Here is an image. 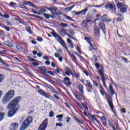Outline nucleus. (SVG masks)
<instances>
[{"label": "nucleus", "mask_w": 130, "mask_h": 130, "mask_svg": "<svg viewBox=\"0 0 130 130\" xmlns=\"http://www.w3.org/2000/svg\"><path fill=\"white\" fill-rule=\"evenodd\" d=\"M21 96H18L8 104L7 108H8V109H11L9 111L8 114L9 117H12V116L16 114V112H17V110H18L17 106H18V103H19L20 101H21Z\"/></svg>", "instance_id": "1"}, {"label": "nucleus", "mask_w": 130, "mask_h": 130, "mask_svg": "<svg viewBox=\"0 0 130 130\" xmlns=\"http://www.w3.org/2000/svg\"><path fill=\"white\" fill-rule=\"evenodd\" d=\"M14 95L15 91L13 90L9 91L7 93H6L2 100L3 104H7L8 102H9L11 99L14 98Z\"/></svg>", "instance_id": "2"}, {"label": "nucleus", "mask_w": 130, "mask_h": 130, "mask_svg": "<svg viewBox=\"0 0 130 130\" xmlns=\"http://www.w3.org/2000/svg\"><path fill=\"white\" fill-rule=\"evenodd\" d=\"M33 119L32 117H28L26 120L22 123V126H21L20 130H25L27 128L28 126L31 124Z\"/></svg>", "instance_id": "3"}, {"label": "nucleus", "mask_w": 130, "mask_h": 130, "mask_svg": "<svg viewBox=\"0 0 130 130\" xmlns=\"http://www.w3.org/2000/svg\"><path fill=\"white\" fill-rule=\"evenodd\" d=\"M48 119H45L40 125L38 128V130H45L47 127Z\"/></svg>", "instance_id": "4"}, {"label": "nucleus", "mask_w": 130, "mask_h": 130, "mask_svg": "<svg viewBox=\"0 0 130 130\" xmlns=\"http://www.w3.org/2000/svg\"><path fill=\"white\" fill-rule=\"evenodd\" d=\"M85 40L87 41L89 44H90V46L89 47V50H93L94 47L93 46V45H92V44L91 43L92 42V40L87 37H85Z\"/></svg>", "instance_id": "5"}, {"label": "nucleus", "mask_w": 130, "mask_h": 130, "mask_svg": "<svg viewBox=\"0 0 130 130\" xmlns=\"http://www.w3.org/2000/svg\"><path fill=\"white\" fill-rule=\"evenodd\" d=\"M64 69L67 71L65 72L66 75H67V76H71V74L72 76H74V73L72 72V70L71 69L68 67H65Z\"/></svg>", "instance_id": "6"}, {"label": "nucleus", "mask_w": 130, "mask_h": 130, "mask_svg": "<svg viewBox=\"0 0 130 130\" xmlns=\"http://www.w3.org/2000/svg\"><path fill=\"white\" fill-rule=\"evenodd\" d=\"M108 104L109 105L111 109L113 111V103H112V98L111 96H109V98L107 99Z\"/></svg>", "instance_id": "7"}, {"label": "nucleus", "mask_w": 130, "mask_h": 130, "mask_svg": "<svg viewBox=\"0 0 130 130\" xmlns=\"http://www.w3.org/2000/svg\"><path fill=\"white\" fill-rule=\"evenodd\" d=\"M105 9H111L112 10H115V5L113 4L108 3L105 7Z\"/></svg>", "instance_id": "8"}, {"label": "nucleus", "mask_w": 130, "mask_h": 130, "mask_svg": "<svg viewBox=\"0 0 130 130\" xmlns=\"http://www.w3.org/2000/svg\"><path fill=\"white\" fill-rule=\"evenodd\" d=\"M49 11H50V12H52L53 15H55L56 14V11H57V9H56V7H52L48 9Z\"/></svg>", "instance_id": "9"}, {"label": "nucleus", "mask_w": 130, "mask_h": 130, "mask_svg": "<svg viewBox=\"0 0 130 130\" xmlns=\"http://www.w3.org/2000/svg\"><path fill=\"white\" fill-rule=\"evenodd\" d=\"M19 124L17 123H13L11 124V130H16L18 128Z\"/></svg>", "instance_id": "10"}, {"label": "nucleus", "mask_w": 130, "mask_h": 130, "mask_svg": "<svg viewBox=\"0 0 130 130\" xmlns=\"http://www.w3.org/2000/svg\"><path fill=\"white\" fill-rule=\"evenodd\" d=\"M94 34H95V35H96V36H99L100 35V31L98 27L94 26Z\"/></svg>", "instance_id": "11"}, {"label": "nucleus", "mask_w": 130, "mask_h": 130, "mask_svg": "<svg viewBox=\"0 0 130 130\" xmlns=\"http://www.w3.org/2000/svg\"><path fill=\"white\" fill-rule=\"evenodd\" d=\"M23 4L25 5V6H29V7H32V8H35V5L30 2L25 1Z\"/></svg>", "instance_id": "12"}, {"label": "nucleus", "mask_w": 130, "mask_h": 130, "mask_svg": "<svg viewBox=\"0 0 130 130\" xmlns=\"http://www.w3.org/2000/svg\"><path fill=\"white\" fill-rule=\"evenodd\" d=\"M101 120L102 121L104 125L106 126V125H107V120H106V117L103 116L101 117Z\"/></svg>", "instance_id": "13"}, {"label": "nucleus", "mask_w": 130, "mask_h": 130, "mask_svg": "<svg viewBox=\"0 0 130 130\" xmlns=\"http://www.w3.org/2000/svg\"><path fill=\"white\" fill-rule=\"evenodd\" d=\"M70 79L69 77H65L64 78V82L67 86H70L71 85Z\"/></svg>", "instance_id": "14"}, {"label": "nucleus", "mask_w": 130, "mask_h": 130, "mask_svg": "<svg viewBox=\"0 0 130 130\" xmlns=\"http://www.w3.org/2000/svg\"><path fill=\"white\" fill-rule=\"evenodd\" d=\"M95 68L98 70H99V71H104V69L103 68V66L102 65H100L99 63H96L95 64Z\"/></svg>", "instance_id": "15"}, {"label": "nucleus", "mask_w": 130, "mask_h": 130, "mask_svg": "<svg viewBox=\"0 0 130 130\" xmlns=\"http://www.w3.org/2000/svg\"><path fill=\"white\" fill-rule=\"evenodd\" d=\"M101 19L102 21H104V22H110V21H111V20L107 18V16L106 15H104L102 16Z\"/></svg>", "instance_id": "16"}, {"label": "nucleus", "mask_w": 130, "mask_h": 130, "mask_svg": "<svg viewBox=\"0 0 130 130\" xmlns=\"http://www.w3.org/2000/svg\"><path fill=\"white\" fill-rule=\"evenodd\" d=\"M38 69H39L41 73H43V74H45V75H46V73L47 71H46V70L44 69V67H38Z\"/></svg>", "instance_id": "17"}, {"label": "nucleus", "mask_w": 130, "mask_h": 130, "mask_svg": "<svg viewBox=\"0 0 130 130\" xmlns=\"http://www.w3.org/2000/svg\"><path fill=\"white\" fill-rule=\"evenodd\" d=\"M99 74L102 76L101 79L102 81H105V77H104V70L102 71V69H101V70H99Z\"/></svg>", "instance_id": "18"}, {"label": "nucleus", "mask_w": 130, "mask_h": 130, "mask_svg": "<svg viewBox=\"0 0 130 130\" xmlns=\"http://www.w3.org/2000/svg\"><path fill=\"white\" fill-rule=\"evenodd\" d=\"M88 22H90V20L88 19H85L83 20V22L81 23V26H82L83 28H86V27H87V26L86 25V23Z\"/></svg>", "instance_id": "19"}, {"label": "nucleus", "mask_w": 130, "mask_h": 130, "mask_svg": "<svg viewBox=\"0 0 130 130\" xmlns=\"http://www.w3.org/2000/svg\"><path fill=\"white\" fill-rule=\"evenodd\" d=\"M44 16L46 19H50V18H52V19H53L54 18V16H51V15L47 14V13H45L44 14Z\"/></svg>", "instance_id": "20"}, {"label": "nucleus", "mask_w": 130, "mask_h": 130, "mask_svg": "<svg viewBox=\"0 0 130 130\" xmlns=\"http://www.w3.org/2000/svg\"><path fill=\"white\" fill-rule=\"evenodd\" d=\"M99 25L100 26V27L102 28V30L104 31V33H105V24H104V23H102V22H100L99 24Z\"/></svg>", "instance_id": "21"}, {"label": "nucleus", "mask_w": 130, "mask_h": 130, "mask_svg": "<svg viewBox=\"0 0 130 130\" xmlns=\"http://www.w3.org/2000/svg\"><path fill=\"white\" fill-rule=\"evenodd\" d=\"M60 34L61 36H62V37H64V36H66V35H68V33H67V32H66V30H63V29H61L60 30Z\"/></svg>", "instance_id": "22"}, {"label": "nucleus", "mask_w": 130, "mask_h": 130, "mask_svg": "<svg viewBox=\"0 0 130 130\" xmlns=\"http://www.w3.org/2000/svg\"><path fill=\"white\" fill-rule=\"evenodd\" d=\"M5 45L6 46H8V47H13V43L11 42L10 41H8L7 42L5 43Z\"/></svg>", "instance_id": "23"}, {"label": "nucleus", "mask_w": 130, "mask_h": 130, "mask_svg": "<svg viewBox=\"0 0 130 130\" xmlns=\"http://www.w3.org/2000/svg\"><path fill=\"white\" fill-rule=\"evenodd\" d=\"M108 92H109L111 95H113V94H114V90L112 88V86L111 85H110Z\"/></svg>", "instance_id": "24"}, {"label": "nucleus", "mask_w": 130, "mask_h": 130, "mask_svg": "<svg viewBox=\"0 0 130 130\" xmlns=\"http://www.w3.org/2000/svg\"><path fill=\"white\" fill-rule=\"evenodd\" d=\"M78 88L80 91H81V92L82 93V94H83V93H84V86H83V85L79 84L78 85Z\"/></svg>", "instance_id": "25"}, {"label": "nucleus", "mask_w": 130, "mask_h": 130, "mask_svg": "<svg viewBox=\"0 0 130 130\" xmlns=\"http://www.w3.org/2000/svg\"><path fill=\"white\" fill-rule=\"evenodd\" d=\"M55 39L56 41H58L60 44H61V43L63 41L62 39H61V38H60L59 36H58L56 38H55Z\"/></svg>", "instance_id": "26"}, {"label": "nucleus", "mask_w": 130, "mask_h": 130, "mask_svg": "<svg viewBox=\"0 0 130 130\" xmlns=\"http://www.w3.org/2000/svg\"><path fill=\"white\" fill-rule=\"evenodd\" d=\"M117 6L118 9H121V8L124 7V5L123 4V3H119L117 4Z\"/></svg>", "instance_id": "27"}, {"label": "nucleus", "mask_w": 130, "mask_h": 130, "mask_svg": "<svg viewBox=\"0 0 130 130\" xmlns=\"http://www.w3.org/2000/svg\"><path fill=\"white\" fill-rule=\"evenodd\" d=\"M87 11H88V9L86 8L80 11L79 12V14H82V15H84L85 16V15H86V13H87Z\"/></svg>", "instance_id": "28"}, {"label": "nucleus", "mask_w": 130, "mask_h": 130, "mask_svg": "<svg viewBox=\"0 0 130 130\" xmlns=\"http://www.w3.org/2000/svg\"><path fill=\"white\" fill-rule=\"evenodd\" d=\"M90 117L92 121H97V119L95 118V115H91Z\"/></svg>", "instance_id": "29"}, {"label": "nucleus", "mask_w": 130, "mask_h": 130, "mask_svg": "<svg viewBox=\"0 0 130 130\" xmlns=\"http://www.w3.org/2000/svg\"><path fill=\"white\" fill-rule=\"evenodd\" d=\"M0 16L3 17V18H6V19H9V18H10V16H9V15L5 14L4 15H3L1 13H0Z\"/></svg>", "instance_id": "30"}, {"label": "nucleus", "mask_w": 130, "mask_h": 130, "mask_svg": "<svg viewBox=\"0 0 130 130\" xmlns=\"http://www.w3.org/2000/svg\"><path fill=\"white\" fill-rule=\"evenodd\" d=\"M126 8L124 7V6L123 7H121L120 9V11L121 12H122V13H125V12H126Z\"/></svg>", "instance_id": "31"}, {"label": "nucleus", "mask_w": 130, "mask_h": 130, "mask_svg": "<svg viewBox=\"0 0 130 130\" xmlns=\"http://www.w3.org/2000/svg\"><path fill=\"white\" fill-rule=\"evenodd\" d=\"M25 29H26V31H27V32H28V33H30V34H32V31H31V28H30L29 26H26L25 27Z\"/></svg>", "instance_id": "32"}, {"label": "nucleus", "mask_w": 130, "mask_h": 130, "mask_svg": "<svg viewBox=\"0 0 130 130\" xmlns=\"http://www.w3.org/2000/svg\"><path fill=\"white\" fill-rule=\"evenodd\" d=\"M38 92L41 94L42 95V96H43V95H44V93H45V91H44L42 89H39L38 90Z\"/></svg>", "instance_id": "33"}, {"label": "nucleus", "mask_w": 130, "mask_h": 130, "mask_svg": "<svg viewBox=\"0 0 130 130\" xmlns=\"http://www.w3.org/2000/svg\"><path fill=\"white\" fill-rule=\"evenodd\" d=\"M109 124L110 125V126H112L113 127V130H115V128L114 127V126L113 125V123L110 120H109Z\"/></svg>", "instance_id": "34"}, {"label": "nucleus", "mask_w": 130, "mask_h": 130, "mask_svg": "<svg viewBox=\"0 0 130 130\" xmlns=\"http://www.w3.org/2000/svg\"><path fill=\"white\" fill-rule=\"evenodd\" d=\"M118 16H120V17L117 18V21H118V22H121V21H122L123 17H122L121 15H118Z\"/></svg>", "instance_id": "35"}, {"label": "nucleus", "mask_w": 130, "mask_h": 130, "mask_svg": "<svg viewBox=\"0 0 130 130\" xmlns=\"http://www.w3.org/2000/svg\"><path fill=\"white\" fill-rule=\"evenodd\" d=\"M43 96H44V97L48 98L49 99L50 98V95H49V93H47L46 92H45V93H44Z\"/></svg>", "instance_id": "36"}, {"label": "nucleus", "mask_w": 130, "mask_h": 130, "mask_svg": "<svg viewBox=\"0 0 130 130\" xmlns=\"http://www.w3.org/2000/svg\"><path fill=\"white\" fill-rule=\"evenodd\" d=\"M4 115H5V113L0 112V121L4 119Z\"/></svg>", "instance_id": "37"}, {"label": "nucleus", "mask_w": 130, "mask_h": 130, "mask_svg": "<svg viewBox=\"0 0 130 130\" xmlns=\"http://www.w3.org/2000/svg\"><path fill=\"white\" fill-rule=\"evenodd\" d=\"M60 44L62 46H63L64 48H65V49H66L67 51H69V49H68V47L67 46V45L62 43V42Z\"/></svg>", "instance_id": "38"}, {"label": "nucleus", "mask_w": 130, "mask_h": 130, "mask_svg": "<svg viewBox=\"0 0 130 130\" xmlns=\"http://www.w3.org/2000/svg\"><path fill=\"white\" fill-rule=\"evenodd\" d=\"M60 25L61 26V27H68L69 26V25H68V24L63 23L62 22H61L60 23Z\"/></svg>", "instance_id": "39"}, {"label": "nucleus", "mask_w": 130, "mask_h": 130, "mask_svg": "<svg viewBox=\"0 0 130 130\" xmlns=\"http://www.w3.org/2000/svg\"><path fill=\"white\" fill-rule=\"evenodd\" d=\"M87 86L90 88V89H92V84L89 81H86Z\"/></svg>", "instance_id": "40"}, {"label": "nucleus", "mask_w": 130, "mask_h": 130, "mask_svg": "<svg viewBox=\"0 0 130 130\" xmlns=\"http://www.w3.org/2000/svg\"><path fill=\"white\" fill-rule=\"evenodd\" d=\"M82 106L85 108V110H88V107H87V105H86V104L85 103H82Z\"/></svg>", "instance_id": "41"}, {"label": "nucleus", "mask_w": 130, "mask_h": 130, "mask_svg": "<svg viewBox=\"0 0 130 130\" xmlns=\"http://www.w3.org/2000/svg\"><path fill=\"white\" fill-rule=\"evenodd\" d=\"M31 64H32V66H34L35 67H37L39 66V63H38V62H33L31 63Z\"/></svg>", "instance_id": "42"}, {"label": "nucleus", "mask_w": 130, "mask_h": 130, "mask_svg": "<svg viewBox=\"0 0 130 130\" xmlns=\"http://www.w3.org/2000/svg\"><path fill=\"white\" fill-rule=\"evenodd\" d=\"M46 74H49V75H51V76H54V73L51 71H47Z\"/></svg>", "instance_id": "43"}, {"label": "nucleus", "mask_w": 130, "mask_h": 130, "mask_svg": "<svg viewBox=\"0 0 130 130\" xmlns=\"http://www.w3.org/2000/svg\"><path fill=\"white\" fill-rule=\"evenodd\" d=\"M45 12H46V10H45V9H42L40 10V12L41 15H42L43 14V13H45Z\"/></svg>", "instance_id": "44"}, {"label": "nucleus", "mask_w": 130, "mask_h": 130, "mask_svg": "<svg viewBox=\"0 0 130 130\" xmlns=\"http://www.w3.org/2000/svg\"><path fill=\"white\" fill-rule=\"evenodd\" d=\"M5 78V76L4 75L0 74V83L1 82L3 81V80H4V78Z\"/></svg>", "instance_id": "45"}, {"label": "nucleus", "mask_w": 130, "mask_h": 130, "mask_svg": "<svg viewBox=\"0 0 130 130\" xmlns=\"http://www.w3.org/2000/svg\"><path fill=\"white\" fill-rule=\"evenodd\" d=\"M10 6H11V7H15V6H17V4L14 2H11L10 3Z\"/></svg>", "instance_id": "46"}, {"label": "nucleus", "mask_w": 130, "mask_h": 130, "mask_svg": "<svg viewBox=\"0 0 130 130\" xmlns=\"http://www.w3.org/2000/svg\"><path fill=\"white\" fill-rule=\"evenodd\" d=\"M69 32L70 33V34H71L72 36H74V35H75V31H74V30H70Z\"/></svg>", "instance_id": "47"}, {"label": "nucleus", "mask_w": 130, "mask_h": 130, "mask_svg": "<svg viewBox=\"0 0 130 130\" xmlns=\"http://www.w3.org/2000/svg\"><path fill=\"white\" fill-rule=\"evenodd\" d=\"M74 7H75V5L72 6V7H70V8H66V10H68V11H71L72 9H73V8H74Z\"/></svg>", "instance_id": "48"}, {"label": "nucleus", "mask_w": 130, "mask_h": 130, "mask_svg": "<svg viewBox=\"0 0 130 130\" xmlns=\"http://www.w3.org/2000/svg\"><path fill=\"white\" fill-rule=\"evenodd\" d=\"M37 40H38V41H39L40 42H42V41H43V39H42V38H41V37H38L37 39Z\"/></svg>", "instance_id": "49"}, {"label": "nucleus", "mask_w": 130, "mask_h": 130, "mask_svg": "<svg viewBox=\"0 0 130 130\" xmlns=\"http://www.w3.org/2000/svg\"><path fill=\"white\" fill-rule=\"evenodd\" d=\"M6 24L8 25V26H12V22L9 21H6Z\"/></svg>", "instance_id": "50"}, {"label": "nucleus", "mask_w": 130, "mask_h": 130, "mask_svg": "<svg viewBox=\"0 0 130 130\" xmlns=\"http://www.w3.org/2000/svg\"><path fill=\"white\" fill-rule=\"evenodd\" d=\"M75 120L76 121H77L78 122H79V123H81L82 124H83V122L82 121H81V120H80V119H79L77 118H75Z\"/></svg>", "instance_id": "51"}, {"label": "nucleus", "mask_w": 130, "mask_h": 130, "mask_svg": "<svg viewBox=\"0 0 130 130\" xmlns=\"http://www.w3.org/2000/svg\"><path fill=\"white\" fill-rule=\"evenodd\" d=\"M63 115H58L56 116V118H60V119H61V118H62Z\"/></svg>", "instance_id": "52"}, {"label": "nucleus", "mask_w": 130, "mask_h": 130, "mask_svg": "<svg viewBox=\"0 0 130 130\" xmlns=\"http://www.w3.org/2000/svg\"><path fill=\"white\" fill-rule=\"evenodd\" d=\"M49 117H53V112L51 111L49 115Z\"/></svg>", "instance_id": "53"}, {"label": "nucleus", "mask_w": 130, "mask_h": 130, "mask_svg": "<svg viewBox=\"0 0 130 130\" xmlns=\"http://www.w3.org/2000/svg\"><path fill=\"white\" fill-rule=\"evenodd\" d=\"M76 97L77 99H78V100H79V101H81L82 98H81V97H80V96L76 95Z\"/></svg>", "instance_id": "54"}, {"label": "nucleus", "mask_w": 130, "mask_h": 130, "mask_svg": "<svg viewBox=\"0 0 130 130\" xmlns=\"http://www.w3.org/2000/svg\"><path fill=\"white\" fill-rule=\"evenodd\" d=\"M16 48L17 49H18V50H22V49H23V48L20 46H17Z\"/></svg>", "instance_id": "55"}, {"label": "nucleus", "mask_w": 130, "mask_h": 130, "mask_svg": "<svg viewBox=\"0 0 130 130\" xmlns=\"http://www.w3.org/2000/svg\"><path fill=\"white\" fill-rule=\"evenodd\" d=\"M52 35H53V36L55 38H56V37H58V35H57V34H56V33L55 32H52Z\"/></svg>", "instance_id": "56"}, {"label": "nucleus", "mask_w": 130, "mask_h": 130, "mask_svg": "<svg viewBox=\"0 0 130 130\" xmlns=\"http://www.w3.org/2000/svg\"><path fill=\"white\" fill-rule=\"evenodd\" d=\"M121 112H122L123 113H125L126 112V111H125V109L124 108H122L121 109Z\"/></svg>", "instance_id": "57"}, {"label": "nucleus", "mask_w": 130, "mask_h": 130, "mask_svg": "<svg viewBox=\"0 0 130 130\" xmlns=\"http://www.w3.org/2000/svg\"><path fill=\"white\" fill-rule=\"evenodd\" d=\"M43 58L44 59H45L46 60H49V58L48 56H44L43 57Z\"/></svg>", "instance_id": "58"}, {"label": "nucleus", "mask_w": 130, "mask_h": 130, "mask_svg": "<svg viewBox=\"0 0 130 130\" xmlns=\"http://www.w3.org/2000/svg\"><path fill=\"white\" fill-rule=\"evenodd\" d=\"M122 59H123V60H124L125 62H127V59L124 57H121Z\"/></svg>", "instance_id": "59"}, {"label": "nucleus", "mask_w": 130, "mask_h": 130, "mask_svg": "<svg viewBox=\"0 0 130 130\" xmlns=\"http://www.w3.org/2000/svg\"><path fill=\"white\" fill-rule=\"evenodd\" d=\"M19 7L21 8V9H26V7L24 5H20L19 6Z\"/></svg>", "instance_id": "60"}, {"label": "nucleus", "mask_w": 130, "mask_h": 130, "mask_svg": "<svg viewBox=\"0 0 130 130\" xmlns=\"http://www.w3.org/2000/svg\"><path fill=\"white\" fill-rule=\"evenodd\" d=\"M56 126H60V127H61V126H62V124H59L58 123H57L56 124Z\"/></svg>", "instance_id": "61"}, {"label": "nucleus", "mask_w": 130, "mask_h": 130, "mask_svg": "<svg viewBox=\"0 0 130 130\" xmlns=\"http://www.w3.org/2000/svg\"><path fill=\"white\" fill-rule=\"evenodd\" d=\"M71 56H72V57H73L74 59H75V60L77 59V58H76V56H75V55H74V54H71Z\"/></svg>", "instance_id": "62"}, {"label": "nucleus", "mask_w": 130, "mask_h": 130, "mask_svg": "<svg viewBox=\"0 0 130 130\" xmlns=\"http://www.w3.org/2000/svg\"><path fill=\"white\" fill-rule=\"evenodd\" d=\"M70 120H71V118L67 117L66 122L69 123L70 122Z\"/></svg>", "instance_id": "63"}, {"label": "nucleus", "mask_w": 130, "mask_h": 130, "mask_svg": "<svg viewBox=\"0 0 130 130\" xmlns=\"http://www.w3.org/2000/svg\"><path fill=\"white\" fill-rule=\"evenodd\" d=\"M55 57H59V54L58 53H55Z\"/></svg>", "instance_id": "64"}]
</instances>
